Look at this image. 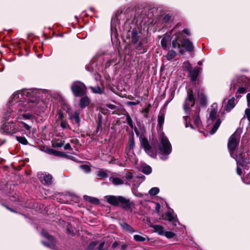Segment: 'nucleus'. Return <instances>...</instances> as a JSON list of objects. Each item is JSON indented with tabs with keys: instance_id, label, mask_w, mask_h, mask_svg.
Masks as SVG:
<instances>
[{
	"instance_id": "19",
	"label": "nucleus",
	"mask_w": 250,
	"mask_h": 250,
	"mask_svg": "<svg viewBox=\"0 0 250 250\" xmlns=\"http://www.w3.org/2000/svg\"><path fill=\"white\" fill-rule=\"evenodd\" d=\"M199 109H197L196 112L195 113L194 117H193V122L194 124L197 127H199L201 124V121L199 116Z\"/></svg>"
},
{
	"instance_id": "51",
	"label": "nucleus",
	"mask_w": 250,
	"mask_h": 250,
	"mask_svg": "<svg viewBox=\"0 0 250 250\" xmlns=\"http://www.w3.org/2000/svg\"><path fill=\"white\" fill-rule=\"evenodd\" d=\"M64 150H72V147L70 144L69 143H67L64 145Z\"/></svg>"
},
{
	"instance_id": "45",
	"label": "nucleus",
	"mask_w": 250,
	"mask_h": 250,
	"mask_svg": "<svg viewBox=\"0 0 250 250\" xmlns=\"http://www.w3.org/2000/svg\"><path fill=\"white\" fill-rule=\"evenodd\" d=\"M97 244V243L95 242H91L88 246V250L93 249L95 247V246H96Z\"/></svg>"
},
{
	"instance_id": "15",
	"label": "nucleus",
	"mask_w": 250,
	"mask_h": 250,
	"mask_svg": "<svg viewBox=\"0 0 250 250\" xmlns=\"http://www.w3.org/2000/svg\"><path fill=\"white\" fill-rule=\"evenodd\" d=\"M200 70V68L198 67H196L193 69L189 70L191 79L192 81L195 82L196 81Z\"/></svg>"
},
{
	"instance_id": "20",
	"label": "nucleus",
	"mask_w": 250,
	"mask_h": 250,
	"mask_svg": "<svg viewBox=\"0 0 250 250\" xmlns=\"http://www.w3.org/2000/svg\"><path fill=\"white\" fill-rule=\"evenodd\" d=\"M170 37L168 35H165L161 40V44L164 49L167 50V43L169 41Z\"/></svg>"
},
{
	"instance_id": "24",
	"label": "nucleus",
	"mask_w": 250,
	"mask_h": 250,
	"mask_svg": "<svg viewBox=\"0 0 250 250\" xmlns=\"http://www.w3.org/2000/svg\"><path fill=\"white\" fill-rule=\"evenodd\" d=\"M235 99L232 98L228 101L226 108V110L228 112L230 111L235 106Z\"/></svg>"
},
{
	"instance_id": "2",
	"label": "nucleus",
	"mask_w": 250,
	"mask_h": 250,
	"mask_svg": "<svg viewBox=\"0 0 250 250\" xmlns=\"http://www.w3.org/2000/svg\"><path fill=\"white\" fill-rule=\"evenodd\" d=\"M240 135L239 133L235 132L230 137L229 140L228 146L230 151V155L234 158L237 165L241 166L245 169H249L250 167V163L248 160L244 158L243 154L241 151H238L235 154L234 150L239 143Z\"/></svg>"
},
{
	"instance_id": "33",
	"label": "nucleus",
	"mask_w": 250,
	"mask_h": 250,
	"mask_svg": "<svg viewBox=\"0 0 250 250\" xmlns=\"http://www.w3.org/2000/svg\"><path fill=\"white\" fill-rule=\"evenodd\" d=\"M134 239L138 242H143L146 240V238L140 235L136 234L133 236Z\"/></svg>"
},
{
	"instance_id": "63",
	"label": "nucleus",
	"mask_w": 250,
	"mask_h": 250,
	"mask_svg": "<svg viewBox=\"0 0 250 250\" xmlns=\"http://www.w3.org/2000/svg\"><path fill=\"white\" fill-rule=\"evenodd\" d=\"M185 126L186 127H188V123H187V121L186 122Z\"/></svg>"
},
{
	"instance_id": "44",
	"label": "nucleus",
	"mask_w": 250,
	"mask_h": 250,
	"mask_svg": "<svg viewBox=\"0 0 250 250\" xmlns=\"http://www.w3.org/2000/svg\"><path fill=\"white\" fill-rule=\"evenodd\" d=\"M139 104V101H136V102H127L126 103V104L130 106V105H136Z\"/></svg>"
},
{
	"instance_id": "9",
	"label": "nucleus",
	"mask_w": 250,
	"mask_h": 250,
	"mask_svg": "<svg viewBox=\"0 0 250 250\" xmlns=\"http://www.w3.org/2000/svg\"><path fill=\"white\" fill-rule=\"evenodd\" d=\"M188 98L185 100L184 104V109L187 114L188 113L190 107L194 104V98L192 92H188Z\"/></svg>"
},
{
	"instance_id": "42",
	"label": "nucleus",
	"mask_w": 250,
	"mask_h": 250,
	"mask_svg": "<svg viewBox=\"0 0 250 250\" xmlns=\"http://www.w3.org/2000/svg\"><path fill=\"white\" fill-rule=\"evenodd\" d=\"M246 116L247 119L250 122V109L247 108L245 111V115Z\"/></svg>"
},
{
	"instance_id": "54",
	"label": "nucleus",
	"mask_w": 250,
	"mask_h": 250,
	"mask_svg": "<svg viewBox=\"0 0 250 250\" xmlns=\"http://www.w3.org/2000/svg\"><path fill=\"white\" fill-rule=\"evenodd\" d=\"M125 116L126 117V123H127L128 122H129L130 121L132 120V119L131 118V117L129 116L128 113L125 114Z\"/></svg>"
},
{
	"instance_id": "55",
	"label": "nucleus",
	"mask_w": 250,
	"mask_h": 250,
	"mask_svg": "<svg viewBox=\"0 0 250 250\" xmlns=\"http://www.w3.org/2000/svg\"><path fill=\"white\" fill-rule=\"evenodd\" d=\"M127 124L129 125V126L131 128H134V127H135V126L134 125L132 120L130 121L129 122H128L127 123Z\"/></svg>"
},
{
	"instance_id": "18",
	"label": "nucleus",
	"mask_w": 250,
	"mask_h": 250,
	"mask_svg": "<svg viewBox=\"0 0 250 250\" xmlns=\"http://www.w3.org/2000/svg\"><path fill=\"white\" fill-rule=\"evenodd\" d=\"M89 102H90V100L88 97H83L80 100V104H79L80 106L82 108H84L89 104Z\"/></svg>"
},
{
	"instance_id": "57",
	"label": "nucleus",
	"mask_w": 250,
	"mask_h": 250,
	"mask_svg": "<svg viewBox=\"0 0 250 250\" xmlns=\"http://www.w3.org/2000/svg\"><path fill=\"white\" fill-rule=\"evenodd\" d=\"M247 102L249 105H250V93L247 95Z\"/></svg>"
},
{
	"instance_id": "37",
	"label": "nucleus",
	"mask_w": 250,
	"mask_h": 250,
	"mask_svg": "<svg viewBox=\"0 0 250 250\" xmlns=\"http://www.w3.org/2000/svg\"><path fill=\"white\" fill-rule=\"evenodd\" d=\"M125 178L128 180H132L133 181H135L133 174L130 172H127L125 173Z\"/></svg>"
},
{
	"instance_id": "8",
	"label": "nucleus",
	"mask_w": 250,
	"mask_h": 250,
	"mask_svg": "<svg viewBox=\"0 0 250 250\" xmlns=\"http://www.w3.org/2000/svg\"><path fill=\"white\" fill-rule=\"evenodd\" d=\"M141 144L144 148L146 152L152 158H155L157 156V151L149 145L147 139L144 137L141 138Z\"/></svg>"
},
{
	"instance_id": "27",
	"label": "nucleus",
	"mask_w": 250,
	"mask_h": 250,
	"mask_svg": "<svg viewBox=\"0 0 250 250\" xmlns=\"http://www.w3.org/2000/svg\"><path fill=\"white\" fill-rule=\"evenodd\" d=\"M135 147V142L133 134L130 137L126 147L134 149Z\"/></svg>"
},
{
	"instance_id": "4",
	"label": "nucleus",
	"mask_w": 250,
	"mask_h": 250,
	"mask_svg": "<svg viewBox=\"0 0 250 250\" xmlns=\"http://www.w3.org/2000/svg\"><path fill=\"white\" fill-rule=\"evenodd\" d=\"M217 104L214 103L211 106L209 116L208 120V124H213L212 128L210 131L211 134H213L216 132L221 123V120L219 116L217 115Z\"/></svg>"
},
{
	"instance_id": "38",
	"label": "nucleus",
	"mask_w": 250,
	"mask_h": 250,
	"mask_svg": "<svg viewBox=\"0 0 250 250\" xmlns=\"http://www.w3.org/2000/svg\"><path fill=\"white\" fill-rule=\"evenodd\" d=\"M163 235H165L167 238H172L175 235V234L171 231H165V233Z\"/></svg>"
},
{
	"instance_id": "14",
	"label": "nucleus",
	"mask_w": 250,
	"mask_h": 250,
	"mask_svg": "<svg viewBox=\"0 0 250 250\" xmlns=\"http://www.w3.org/2000/svg\"><path fill=\"white\" fill-rule=\"evenodd\" d=\"M125 153L126 159L130 161H131L135 157L134 149L125 147Z\"/></svg>"
},
{
	"instance_id": "30",
	"label": "nucleus",
	"mask_w": 250,
	"mask_h": 250,
	"mask_svg": "<svg viewBox=\"0 0 250 250\" xmlns=\"http://www.w3.org/2000/svg\"><path fill=\"white\" fill-rule=\"evenodd\" d=\"M142 171L145 174H149L152 172V169L149 166H145L142 167Z\"/></svg>"
},
{
	"instance_id": "12",
	"label": "nucleus",
	"mask_w": 250,
	"mask_h": 250,
	"mask_svg": "<svg viewBox=\"0 0 250 250\" xmlns=\"http://www.w3.org/2000/svg\"><path fill=\"white\" fill-rule=\"evenodd\" d=\"M42 234L48 241V242L42 241V243L44 246L49 248H54L55 247V241L53 238L51 236L49 235L47 232L42 231Z\"/></svg>"
},
{
	"instance_id": "13",
	"label": "nucleus",
	"mask_w": 250,
	"mask_h": 250,
	"mask_svg": "<svg viewBox=\"0 0 250 250\" xmlns=\"http://www.w3.org/2000/svg\"><path fill=\"white\" fill-rule=\"evenodd\" d=\"M120 197L121 196H116L114 195H107L105 197V198L111 205L117 206L119 205V200H120Z\"/></svg>"
},
{
	"instance_id": "62",
	"label": "nucleus",
	"mask_w": 250,
	"mask_h": 250,
	"mask_svg": "<svg viewBox=\"0 0 250 250\" xmlns=\"http://www.w3.org/2000/svg\"><path fill=\"white\" fill-rule=\"evenodd\" d=\"M6 208H7L8 209H9V210H11V211H14V210H13V209H12L10 208H8V207H6Z\"/></svg>"
},
{
	"instance_id": "26",
	"label": "nucleus",
	"mask_w": 250,
	"mask_h": 250,
	"mask_svg": "<svg viewBox=\"0 0 250 250\" xmlns=\"http://www.w3.org/2000/svg\"><path fill=\"white\" fill-rule=\"evenodd\" d=\"M166 216L169 221L173 222L177 221V219L175 217L174 213L170 211H167L166 213Z\"/></svg>"
},
{
	"instance_id": "39",
	"label": "nucleus",
	"mask_w": 250,
	"mask_h": 250,
	"mask_svg": "<svg viewBox=\"0 0 250 250\" xmlns=\"http://www.w3.org/2000/svg\"><path fill=\"white\" fill-rule=\"evenodd\" d=\"M60 125L63 129H65L69 126V125L66 120H62L61 122Z\"/></svg>"
},
{
	"instance_id": "29",
	"label": "nucleus",
	"mask_w": 250,
	"mask_h": 250,
	"mask_svg": "<svg viewBox=\"0 0 250 250\" xmlns=\"http://www.w3.org/2000/svg\"><path fill=\"white\" fill-rule=\"evenodd\" d=\"M159 188L157 187L152 188L148 191L150 195L153 196L157 195L159 192Z\"/></svg>"
},
{
	"instance_id": "40",
	"label": "nucleus",
	"mask_w": 250,
	"mask_h": 250,
	"mask_svg": "<svg viewBox=\"0 0 250 250\" xmlns=\"http://www.w3.org/2000/svg\"><path fill=\"white\" fill-rule=\"evenodd\" d=\"M57 116H58V118H57L58 120H60L61 121H62V120H64V114L62 111H59L57 113Z\"/></svg>"
},
{
	"instance_id": "36",
	"label": "nucleus",
	"mask_w": 250,
	"mask_h": 250,
	"mask_svg": "<svg viewBox=\"0 0 250 250\" xmlns=\"http://www.w3.org/2000/svg\"><path fill=\"white\" fill-rule=\"evenodd\" d=\"M80 168L84 172L88 173L90 171V167L87 165H82L80 166Z\"/></svg>"
},
{
	"instance_id": "22",
	"label": "nucleus",
	"mask_w": 250,
	"mask_h": 250,
	"mask_svg": "<svg viewBox=\"0 0 250 250\" xmlns=\"http://www.w3.org/2000/svg\"><path fill=\"white\" fill-rule=\"evenodd\" d=\"M152 228L154 229L155 232L158 233L160 235H163L165 233V229L164 228L160 225H153Z\"/></svg>"
},
{
	"instance_id": "52",
	"label": "nucleus",
	"mask_w": 250,
	"mask_h": 250,
	"mask_svg": "<svg viewBox=\"0 0 250 250\" xmlns=\"http://www.w3.org/2000/svg\"><path fill=\"white\" fill-rule=\"evenodd\" d=\"M106 107L111 109H114L116 108V106L112 104H107Z\"/></svg>"
},
{
	"instance_id": "49",
	"label": "nucleus",
	"mask_w": 250,
	"mask_h": 250,
	"mask_svg": "<svg viewBox=\"0 0 250 250\" xmlns=\"http://www.w3.org/2000/svg\"><path fill=\"white\" fill-rule=\"evenodd\" d=\"M246 88L244 87H239L237 90L238 92L242 94L245 93L246 92Z\"/></svg>"
},
{
	"instance_id": "23",
	"label": "nucleus",
	"mask_w": 250,
	"mask_h": 250,
	"mask_svg": "<svg viewBox=\"0 0 250 250\" xmlns=\"http://www.w3.org/2000/svg\"><path fill=\"white\" fill-rule=\"evenodd\" d=\"M69 119L72 120H74L77 124V125L78 126H79L80 123V118L79 117V114L77 112L75 111L73 113L71 114Z\"/></svg>"
},
{
	"instance_id": "64",
	"label": "nucleus",
	"mask_w": 250,
	"mask_h": 250,
	"mask_svg": "<svg viewBox=\"0 0 250 250\" xmlns=\"http://www.w3.org/2000/svg\"><path fill=\"white\" fill-rule=\"evenodd\" d=\"M112 247H113V248H115V247H116V245H115V243L113 244V245H112Z\"/></svg>"
},
{
	"instance_id": "59",
	"label": "nucleus",
	"mask_w": 250,
	"mask_h": 250,
	"mask_svg": "<svg viewBox=\"0 0 250 250\" xmlns=\"http://www.w3.org/2000/svg\"><path fill=\"white\" fill-rule=\"evenodd\" d=\"M71 142L72 143H74V144H77V143H78V140L77 139H72V140H71Z\"/></svg>"
},
{
	"instance_id": "48",
	"label": "nucleus",
	"mask_w": 250,
	"mask_h": 250,
	"mask_svg": "<svg viewBox=\"0 0 250 250\" xmlns=\"http://www.w3.org/2000/svg\"><path fill=\"white\" fill-rule=\"evenodd\" d=\"M22 115L24 118L26 119H30L33 116L31 113L23 114Z\"/></svg>"
},
{
	"instance_id": "11",
	"label": "nucleus",
	"mask_w": 250,
	"mask_h": 250,
	"mask_svg": "<svg viewBox=\"0 0 250 250\" xmlns=\"http://www.w3.org/2000/svg\"><path fill=\"white\" fill-rule=\"evenodd\" d=\"M38 177L41 182L45 186H49L52 184V176L51 174L46 173H39Z\"/></svg>"
},
{
	"instance_id": "17",
	"label": "nucleus",
	"mask_w": 250,
	"mask_h": 250,
	"mask_svg": "<svg viewBox=\"0 0 250 250\" xmlns=\"http://www.w3.org/2000/svg\"><path fill=\"white\" fill-rule=\"evenodd\" d=\"M109 180L115 186L121 185L124 184V181L118 177H111L109 178Z\"/></svg>"
},
{
	"instance_id": "31",
	"label": "nucleus",
	"mask_w": 250,
	"mask_h": 250,
	"mask_svg": "<svg viewBox=\"0 0 250 250\" xmlns=\"http://www.w3.org/2000/svg\"><path fill=\"white\" fill-rule=\"evenodd\" d=\"M17 140L22 145H26L28 144L26 139L22 136H16Z\"/></svg>"
},
{
	"instance_id": "32",
	"label": "nucleus",
	"mask_w": 250,
	"mask_h": 250,
	"mask_svg": "<svg viewBox=\"0 0 250 250\" xmlns=\"http://www.w3.org/2000/svg\"><path fill=\"white\" fill-rule=\"evenodd\" d=\"M89 88L92 90V92L94 93H98L101 94L103 93V91H102L101 89L98 86L96 87L90 86L89 87Z\"/></svg>"
},
{
	"instance_id": "56",
	"label": "nucleus",
	"mask_w": 250,
	"mask_h": 250,
	"mask_svg": "<svg viewBox=\"0 0 250 250\" xmlns=\"http://www.w3.org/2000/svg\"><path fill=\"white\" fill-rule=\"evenodd\" d=\"M104 243L102 242L98 247V250H104L103 248L104 247Z\"/></svg>"
},
{
	"instance_id": "46",
	"label": "nucleus",
	"mask_w": 250,
	"mask_h": 250,
	"mask_svg": "<svg viewBox=\"0 0 250 250\" xmlns=\"http://www.w3.org/2000/svg\"><path fill=\"white\" fill-rule=\"evenodd\" d=\"M89 201L92 203L99 204V201L96 198L89 197Z\"/></svg>"
},
{
	"instance_id": "16",
	"label": "nucleus",
	"mask_w": 250,
	"mask_h": 250,
	"mask_svg": "<svg viewBox=\"0 0 250 250\" xmlns=\"http://www.w3.org/2000/svg\"><path fill=\"white\" fill-rule=\"evenodd\" d=\"M165 121V111L163 109L160 110L158 116V125L161 128Z\"/></svg>"
},
{
	"instance_id": "60",
	"label": "nucleus",
	"mask_w": 250,
	"mask_h": 250,
	"mask_svg": "<svg viewBox=\"0 0 250 250\" xmlns=\"http://www.w3.org/2000/svg\"><path fill=\"white\" fill-rule=\"evenodd\" d=\"M146 52V48H143V51H140L139 53H144Z\"/></svg>"
},
{
	"instance_id": "7",
	"label": "nucleus",
	"mask_w": 250,
	"mask_h": 250,
	"mask_svg": "<svg viewBox=\"0 0 250 250\" xmlns=\"http://www.w3.org/2000/svg\"><path fill=\"white\" fill-rule=\"evenodd\" d=\"M71 89L74 95L76 97H81L86 93V87L80 81H75L72 84Z\"/></svg>"
},
{
	"instance_id": "43",
	"label": "nucleus",
	"mask_w": 250,
	"mask_h": 250,
	"mask_svg": "<svg viewBox=\"0 0 250 250\" xmlns=\"http://www.w3.org/2000/svg\"><path fill=\"white\" fill-rule=\"evenodd\" d=\"M64 144V141H61L60 142L56 143L54 144V146L58 148L62 147Z\"/></svg>"
},
{
	"instance_id": "53",
	"label": "nucleus",
	"mask_w": 250,
	"mask_h": 250,
	"mask_svg": "<svg viewBox=\"0 0 250 250\" xmlns=\"http://www.w3.org/2000/svg\"><path fill=\"white\" fill-rule=\"evenodd\" d=\"M149 112V108H145L143 111V113H145V117H147V114Z\"/></svg>"
},
{
	"instance_id": "1",
	"label": "nucleus",
	"mask_w": 250,
	"mask_h": 250,
	"mask_svg": "<svg viewBox=\"0 0 250 250\" xmlns=\"http://www.w3.org/2000/svg\"><path fill=\"white\" fill-rule=\"evenodd\" d=\"M39 91L36 89H22L13 93L8 104V108L3 113V118L8 120L10 118L17 117L22 111L30 110L38 115L43 113L46 106L40 100Z\"/></svg>"
},
{
	"instance_id": "47",
	"label": "nucleus",
	"mask_w": 250,
	"mask_h": 250,
	"mask_svg": "<svg viewBox=\"0 0 250 250\" xmlns=\"http://www.w3.org/2000/svg\"><path fill=\"white\" fill-rule=\"evenodd\" d=\"M22 127L27 130H30L31 127L24 122H21Z\"/></svg>"
},
{
	"instance_id": "21",
	"label": "nucleus",
	"mask_w": 250,
	"mask_h": 250,
	"mask_svg": "<svg viewBox=\"0 0 250 250\" xmlns=\"http://www.w3.org/2000/svg\"><path fill=\"white\" fill-rule=\"evenodd\" d=\"M177 55V53L173 49L169 50L167 53L164 56V57L167 60L170 61L174 59Z\"/></svg>"
},
{
	"instance_id": "25",
	"label": "nucleus",
	"mask_w": 250,
	"mask_h": 250,
	"mask_svg": "<svg viewBox=\"0 0 250 250\" xmlns=\"http://www.w3.org/2000/svg\"><path fill=\"white\" fill-rule=\"evenodd\" d=\"M96 175L99 178L105 179L108 177V175L106 171L100 170L96 171Z\"/></svg>"
},
{
	"instance_id": "10",
	"label": "nucleus",
	"mask_w": 250,
	"mask_h": 250,
	"mask_svg": "<svg viewBox=\"0 0 250 250\" xmlns=\"http://www.w3.org/2000/svg\"><path fill=\"white\" fill-rule=\"evenodd\" d=\"M119 200V205L120 204L123 208L126 210L132 211L134 207L135 204L131 202L129 199L126 198L121 196Z\"/></svg>"
},
{
	"instance_id": "35",
	"label": "nucleus",
	"mask_w": 250,
	"mask_h": 250,
	"mask_svg": "<svg viewBox=\"0 0 250 250\" xmlns=\"http://www.w3.org/2000/svg\"><path fill=\"white\" fill-rule=\"evenodd\" d=\"M49 152L56 156H62L63 155V153L62 152L58 151L53 149H50L49 150Z\"/></svg>"
},
{
	"instance_id": "41",
	"label": "nucleus",
	"mask_w": 250,
	"mask_h": 250,
	"mask_svg": "<svg viewBox=\"0 0 250 250\" xmlns=\"http://www.w3.org/2000/svg\"><path fill=\"white\" fill-rule=\"evenodd\" d=\"M174 97V92L173 91L171 93V95L169 99L165 103L164 106H166L169 104V103L173 99Z\"/></svg>"
},
{
	"instance_id": "58",
	"label": "nucleus",
	"mask_w": 250,
	"mask_h": 250,
	"mask_svg": "<svg viewBox=\"0 0 250 250\" xmlns=\"http://www.w3.org/2000/svg\"><path fill=\"white\" fill-rule=\"evenodd\" d=\"M241 169L239 168L238 167H237V173L239 175H241Z\"/></svg>"
},
{
	"instance_id": "3",
	"label": "nucleus",
	"mask_w": 250,
	"mask_h": 250,
	"mask_svg": "<svg viewBox=\"0 0 250 250\" xmlns=\"http://www.w3.org/2000/svg\"><path fill=\"white\" fill-rule=\"evenodd\" d=\"M171 45L173 48H177L180 55L185 53L184 47L187 51L191 52L194 49L192 43L188 39L182 36V32H176L171 38Z\"/></svg>"
},
{
	"instance_id": "6",
	"label": "nucleus",
	"mask_w": 250,
	"mask_h": 250,
	"mask_svg": "<svg viewBox=\"0 0 250 250\" xmlns=\"http://www.w3.org/2000/svg\"><path fill=\"white\" fill-rule=\"evenodd\" d=\"M128 36L130 39L131 42L133 44L138 43L137 49L140 50L139 48L142 47V33L141 30L138 28H134L130 31Z\"/></svg>"
},
{
	"instance_id": "28",
	"label": "nucleus",
	"mask_w": 250,
	"mask_h": 250,
	"mask_svg": "<svg viewBox=\"0 0 250 250\" xmlns=\"http://www.w3.org/2000/svg\"><path fill=\"white\" fill-rule=\"evenodd\" d=\"M120 225L123 229H124L127 231H128L129 232H134L132 227H130L129 225H128L126 223H121Z\"/></svg>"
},
{
	"instance_id": "50",
	"label": "nucleus",
	"mask_w": 250,
	"mask_h": 250,
	"mask_svg": "<svg viewBox=\"0 0 250 250\" xmlns=\"http://www.w3.org/2000/svg\"><path fill=\"white\" fill-rule=\"evenodd\" d=\"M179 32H180V31ZM180 32L182 33V36H183V33L186 34H187V35H190L189 30L188 29H187V28L183 29V30L182 31H180Z\"/></svg>"
},
{
	"instance_id": "5",
	"label": "nucleus",
	"mask_w": 250,
	"mask_h": 250,
	"mask_svg": "<svg viewBox=\"0 0 250 250\" xmlns=\"http://www.w3.org/2000/svg\"><path fill=\"white\" fill-rule=\"evenodd\" d=\"M159 149L161 152L160 158L163 160L167 159L172 150L171 144L168 139L163 135L160 136Z\"/></svg>"
},
{
	"instance_id": "61",
	"label": "nucleus",
	"mask_w": 250,
	"mask_h": 250,
	"mask_svg": "<svg viewBox=\"0 0 250 250\" xmlns=\"http://www.w3.org/2000/svg\"><path fill=\"white\" fill-rule=\"evenodd\" d=\"M202 63H202V62L201 61H199V62H198V65H202Z\"/></svg>"
},
{
	"instance_id": "34",
	"label": "nucleus",
	"mask_w": 250,
	"mask_h": 250,
	"mask_svg": "<svg viewBox=\"0 0 250 250\" xmlns=\"http://www.w3.org/2000/svg\"><path fill=\"white\" fill-rule=\"evenodd\" d=\"M198 98L200 100V103L204 104L206 103V98L204 93L198 94Z\"/></svg>"
}]
</instances>
